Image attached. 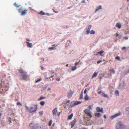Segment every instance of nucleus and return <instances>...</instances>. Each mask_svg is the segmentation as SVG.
I'll use <instances>...</instances> for the list:
<instances>
[{"label": "nucleus", "instance_id": "nucleus-1", "mask_svg": "<svg viewBox=\"0 0 129 129\" xmlns=\"http://www.w3.org/2000/svg\"><path fill=\"white\" fill-rule=\"evenodd\" d=\"M25 108L26 111L29 113L35 112L38 108L37 106L35 105L29 107L26 106Z\"/></svg>", "mask_w": 129, "mask_h": 129}, {"label": "nucleus", "instance_id": "nucleus-2", "mask_svg": "<svg viewBox=\"0 0 129 129\" xmlns=\"http://www.w3.org/2000/svg\"><path fill=\"white\" fill-rule=\"evenodd\" d=\"M19 74L20 78L23 80H25L27 79V75L26 73L22 69L19 70Z\"/></svg>", "mask_w": 129, "mask_h": 129}, {"label": "nucleus", "instance_id": "nucleus-3", "mask_svg": "<svg viewBox=\"0 0 129 129\" xmlns=\"http://www.w3.org/2000/svg\"><path fill=\"white\" fill-rule=\"evenodd\" d=\"M92 109L90 106L89 105L87 109H86L84 111L85 113L90 117H92V116L91 114V111H90V110H92Z\"/></svg>", "mask_w": 129, "mask_h": 129}, {"label": "nucleus", "instance_id": "nucleus-4", "mask_svg": "<svg viewBox=\"0 0 129 129\" xmlns=\"http://www.w3.org/2000/svg\"><path fill=\"white\" fill-rule=\"evenodd\" d=\"M124 126L122 123L119 122H117L115 125V129H122Z\"/></svg>", "mask_w": 129, "mask_h": 129}, {"label": "nucleus", "instance_id": "nucleus-5", "mask_svg": "<svg viewBox=\"0 0 129 129\" xmlns=\"http://www.w3.org/2000/svg\"><path fill=\"white\" fill-rule=\"evenodd\" d=\"M92 27V25H88L86 29V33L88 35L90 33V31Z\"/></svg>", "mask_w": 129, "mask_h": 129}, {"label": "nucleus", "instance_id": "nucleus-6", "mask_svg": "<svg viewBox=\"0 0 129 129\" xmlns=\"http://www.w3.org/2000/svg\"><path fill=\"white\" fill-rule=\"evenodd\" d=\"M124 82L123 80H120L119 85V87L120 88H122L124 86Z\"/></svg>", "mask_w": 129, "mask_h": 129}, {"label": "nucleus", "instance_id": "nucleus-7", "mask_svg": "<svg viewBox=\"0 0 129 129\" xmlns=\"http://www.w3.org/2000/svg\"><path fill=\"white\" fill-rule=\"evenodd\" d=\"M27 10L26 9L23 10L21 12V16H24L27 13Z\"/></svg>", "mask_w": 129, "mask_h": 129}, {"label": "nucleus", "instance_id": "nucleus-8", "mask_svg": "<svg viewBox=\"0 0 129 129\" xmlns=\"http://www.w3.org/2000/svg\"><path fill=\"white\" fill-rule=\"evenodd\" d=\"M57 112V108H55L52 111V115L53 116L56 115Z\"/></svg>", "mask_w": 129, "mask_h": 129}, {"label": "nucleus", "instance_id": "nucleus-9", "mask_svg": "<svg viewBox=\"0 0 129 129\" xmlns=\"http://www.w3.org/2000/svg\"><path fill=\"white\" fill-rule=\"evenodd\" d=\"M29 127L32 128H35L36 127L35 126V124L34 123H31L29 125Z\"/></svg>", "mask_w": 129, "mask_h": 129}, {"label": "nucleus", "instance_id": "nucleus-10", "mask_svg": "<svg viewBox=\"0 0 129 129\" xmlns=\"http://www.w3.org/2000/svg\"><path fill=\"white\" fill-rule=\"evenodd\" d=\"M71 42L70 40H68L66 44V47H68V46H70L71 45Z\"/></svg>", "mask_w": 129, "mask_h": 129}, {"label": "nucleus", "instance_id": "nucleus-11", "mask_svg": "<svg viewBox=\"0 0 129 129\" xmlns=\"http://www.w3.org/2000/svg\"><path fill=\"white\" fill-rule=\"evenodd\" d=\"M96 110L98 112H102L103 110L102 108H100L99 107H98L96 108Z\"/></svg>", "mask_w": 129, "mask_h": 129}, {"label": "nucleus", "instance_id": "nucleus-12", "mask_svg": "<svg viewBox=\"0 0 129 129\" xmlns=\"http://www.w3.org/2000/svg\"><path fill=\"white\" fill-rule=\"evenodd\" d=\"M76 119H74L72 122H71L70 124L71 125V128H72L74 126V125L76 122Z\"/></svg>", "mask_w": 129, "mask_h": 129}, {"label": "nucleus", "instance_id": "nucleus-13", "mask_svg": "<svg viewBox=\"0 0 129 129\" xmlns=\"http://www.w3.org/2000/svg\"><path fill=\"white\" fill-rule=\"evenodd\" d=\"M102 8V6L101 5L95 8V13H96L97 11L101 9Z\"/></svg>", "mask_w": 129, "mask_h": 129}, {"label": "nucleus", "instance_id": "nucleus-14", "mask_svg": "<svg viewBox=\"0 0 129 129\" xmlns=\"http://www.w3.org/2000/svg\"><path fill=\"white\" fill-rule=\"evenodd\" d=\"M101 115L99 113H96L94 114L95 117H100Z\"/></svg>", "mask_w": 129, "mask_h": 129}, {"label": "nucleus", "instance_id": "nucleus-15", "mask_svg": "<svg viewBox=\"0 0 129 129\" xmlns=\"http://www.w3.org/2000/svg\"><path fill=\"white\" fill-rule=\"evenodd\" d=\"M4 87H5V89H4V92L8 90L9 88V86L8 85H5Z\"/></svg>", "mask_w": 129, "mask_h": 129}, {"label": "nucleus", "instance_id": "nucleus-16", "mask_svg": "<svg viewBox=\"0 0 129 129\" xmlns=\"http://www.w3.org/2000/svg\"><path fill=\"white\" fill-rule=\"evenodd\" d=\"M116 26L119 28H120L121 27V25L120 23H117L116 25Z\"/></svg>", "mask_w": 129, "mask_h": 129}, {"label": "nucleus", "instance_id": "nucleus-17", "mask_svg": "<svg viewBox=\"0 0 129 129\" xmlns=\"http://www.w3.org/2000/svg\"><path fill=\"white\" fill-rule=\"evenodd\" d=\"M0 87H1L0 89V90L1 91L2 90L3 91H1V92H4V89H5V87H2V84H0Z\"/></svg>", "mask_w": 129, "mask_h": 129}, {"label": "nucleus", "instance_id": "nucleus-18", "mask_svg": "<svg viewBox=\"0 0 129 129\" xmlns=\"http://www.w3.org/2000/svg\"><path fill=\"white\" fill-rule=\"evenodd\" d=\"M101 95L103 96L105 98H109L107 94H106L104 93H102Z\"/></svg>", "mask_w": 129, "mask_h": 129}, {"label": "nucleus", "instance_id": "nucleus-19", "mask_svg": "<svg viewBox=\"0 0 129 129\" xmlns=\"http://www.w3.org/2000/svg\"><path fill=\"white\" fill-rule=\"evenodd\" d=\"M110 74L111 75V74H114L115 73V72L114 70L112 69L110 70Z\"/></svg>", "mask_w": 129, "mask_h": 129}, {"label": "nucleus", "instance_id": "nucleus-20", "mask_svg": "<svg viewBox=\"0 0 129 129\" xmlns=\"http://www.w3.org/2000/svg\"><path fill=\"white\" fill-rule=\"evenodd\" d=\"M26 43L27 44V46L30 48H31L32 47V44L28 42H26Z\"/></svg>", "mask_w": 129, "mask_h": 129}, {"label": "nucleus", "instance_id": "nucleus-21", "mask_svg": "<svg viewBox=\"0 0 129 129\" xmlns=\"http://www.w3.org/2000/svg\"><path fill=\"white\" fill-rule=\"evenodd\" d=\"M75 106V102H72L70 105V106L71 107H74Z\"/></svg>", "mask_w": 129, "mask_h": 129}, {"label": "nucleus", "instance_id": "nucleus-22", "mask_svg": "<svg viewBox=\"0 0 129 129\" xmlns=\"http://www.w3.org/2000/svg\"><path fill=\"white\" fill-rule=\"evenodd\" d=\"M90 99L88 97L87 94L84 97V99L85 100H88Z\"/></svg>", "mask_w": 129, "mask_h": 129}, {"label": "nucleus", "instance_id": "nucleus-23", "mask_svg": "<svg viewBox=\"0 0 129 129\" xmlns=\"http://www.w3.org/2000/svg\"><path fill=\"white\" fill-rule=\"evenodd\" d=\"M104 76V74H99V78L100 79H102Z\"/></svg>", "mask_w": 129, "mask_h": 129}, {"label": "nucleus", "instance_id": "nucleus-24", "mask_svg": "<svg viewBox=\"0 0 129 129\" xmlns=\"http://www.w3.org/2000/svg\"><path fill=\"white\" fill-rule=\"evenodd\" d=\"M95 32L94 30H91L90 31L89 34L92 35H94L95 34Z\"/></svg>", "mask_w": 129, "mask_h": 129}, {"label": "nucleus", "instance_id": "nucleus-25", "mask_svg": "<svg viewBox=\"0 0 129 129\" xmlns=\"http://www.w3.org/2000/svg\"><path fill=\"white\" fill-rule=\"evenodd\" d=\"M125 109L126 113L127 114L129 115V107L126 108Z\"/></svg>", "mask_w": 129, "mask_h": 129}, {"label": "nucleus", "instance_id": "nucleus-26", "mask_svg": "<svg viewBox=\"0 0 129 129\" xmlns=\"http://www.w3.org/2000/svg\"><path fill=\"white\" fill-rule=\"evenodd\" d=\"M98 73L96 72H95L94 73L93 76L92 77V78H93L94 77H96Z\"/></svg>", "mask_w": 129, "mask_h": 129}, {"label": "nucleus", "instance_id": "nucleus-27", "mask_svg": "<svg viewBox=\"0 0 129 129\" xmlns=\"http://www.w3.org/2000/svg\"><path fill=\"white\" fill-rule=\"evenodd\" d=\"M73 116V114L72 113L68 117V119H71L72 117Z\"/></svg>", "mask_w": 129, "mask_h": 129}, {"label": "nucleus", "instance_id": "nucleus-28", "mask_svg": "<svg viewBox=\"0 0 129 129\" xmlns=\"http://www.w3.org/2000/svg\"><path fill=\"white\" fill-rule=\"evenodd\" d=\"M115 94L116 96H118L119 95V91L117 90H116L115 92Z\"/></svg>", "mask_w": 129, "mask_h": 129}, {"label": "nucleus", "instance_id": "nucleus-29", "mask_svg": "<svg viewBox=\"0 0 129 129\" xmlns=\"http://www.w3.org/2000/svg\"><path fill=\"white\" fill-rule=\"evenodd\" d=\"M55 47H50L48 48V49L49 51H51L52 50H54L55 49Z\"/></svg>", "mask_w": 129, "mask_h": 129}, {"label": "nucleus", "instance_id": "nucleus-30", "mask_svg": "<svg viewBox=\"0 0 129 129\" xmlns=\"http://www.w3.org/2000/svg\"><path fill=\"white\" fill-rule=\"evenodd\" d=\"M75 106L81 103V102L80 101H77L75 102Z\"/></svg>", "mask_w": 129, "mask_h": 129}, {"label": "nucleus", "instance_id": "nucleus-31", "mask_svg": "<svg viewBox=\"0 0 129 129\" xmlns=\"http://www.w3.org/2000/svg\"><path fill=\"white\" fill-rule=\"evenodd\" d=\"M104 52V51L102 50L100 51V52H98V53H99L102 56H103V55L102 54Z\"/></svg>", "mask_w": 129, "mask_h": 129}, {"label": "nucleus", "instance_id": "nucleus-32", "mask_svg": "<svg viewBox=\"0 0 129 129\" xmlns=\"http://www.w3.org/2000/svg\"><path fill=\"white\" fill-rule=\"evenodd\" d=\"M77 69L76 67L75 66H73L72 68V71H74L75 70Z\"/></svg>", "mask_w": 129, "mask_h": 129}, {"label": "nucleus", "instance_id": "nucleus-33", "mask_svg": "<svg viewBox=\"0 0 129 129\" xmlns=\"http://www.w3.org/2000/svg\"><path fill=\"white\" fill-rule=\"evenodd\" d=\"M116 116V117H117L119 116L120 115H121V113L120 112H119L118 113H117L115 114Z\"/></svg>", "mask_w": 129, "mask_h": 129}, {"label": "nucleus", "instance_id": "nucleus-34", "mask_svg": "<svg viewBox=\"0 0 129 129\" xmlns=\"http://www.w3.org/2000/svg\"><path fill=\"white\" fill-rule=\"evenodd\" d=\"M116 117L115 115H113L111 116L110 118L111 119H113L114 118H115Z\"/></svg>", "mask_w": 129, "mask_h": 129}, {"label": "nucleus", "instance_id": "nucleus-35", "mask_svg": "<svg viewBox=\"0 0 129 129\" xmlns=\"http://www.w3.org/2000/svg\"><path fill=\"white\" fill-rule=\"evenodd\" d=\"M45 104V102L44 101H42L40 103V105L42 106H43Z\"/></svg>", "mask_w": 129, "mask_h": 129}, {"label": "nucleus", "instance_id": "nucleus-36", "mask_svg": "<svg viewBox=\"0 0 129 129\" xmlns=\"http://www.w3.org/2000/svg\"><path fill=\"white\" fill-rule=\"evenodd\" d=\"M87 123L88 125H91L92 124V123H90V121H87L86 122Z\"/></svg>", "mask_w": 129, "mask_h": 129}, {"label": "nucleus", "instance_id": "nucleus-37", "mask_svg": "<svg viewBox=\"0 0 129 129\" xmlns=\"http://www.w3.org/2000/svg\"><path fill=\"white\" fill-rule=\"evenodd\" d=\"M43 114V111H40L39 112V114L40 115H42Z\"/></svg>", "mask_w": 129, "mask_h": 129}, {"label": "nucleus", "instance_id": "nucleus-38", "mask_svg": "<svg viewBox=\"0 0 129 129\" xmlns=\"http://www.w3.org/2000/svg\"><path fill=\"white\" fill-rule=\"evenodd\" d=\"M39 14H41V15H44L45 14V13L44 12H43L42 11H41L39 13Z\"/></svg>", "mask_w": 129, "mask_h": 129}, {"label": "nucleus", "instance_id": "nucleus-39", "mask_svg": "<svg viewBox=\"0 0 129 129\" xmlns=\"http://www.w3.org/2000/svg\"><path fill=\"white\" fill-rule=\"evenodd\" d=\"M42 79H40L38 80H37L36 82H35L36 83H38V82H40V81H41V80Z\"/></svg>", "mask_w": 129, "mask_h": 129}, {"label": "nucleus", "instance_id": "nucleus-40", "mask_svg": "<svg viewBox=\"0 0 129 129\" xmlns=\"http://www.w3.org/2000/svg\"><path fill=\"white\" fill-rule=\"evenodd\" d=\"M115 59H117L119 60H120V57L118 56L116 57Z\"/></svg>", "mask_w": 129, "mask_h": 129}, {"label": "nucleus", "instance_id": "nucleus-41", "mask_svg": "<svg viewBox=\"0 0 129 129\" xmlns=\"http://www.w3.org/2000/svg\"><path fill=\"white\" fill-rule=\"evenodd\" d=\"M83 98V93H82V92L80 94V99H82Z\"/></svg>", "mask_w": 129, "mask_h": 129}, {"label": "nucleus", "instance_id": "nucleus-42", "mask_svg": "<svg viewBox=\"0 0 129 129\" xmlns=\"http://www.w3.org/2000/svg\"><path fill=\"white\" fill-rule=\"evenodd\" d=\"M52 123V121L50 120L49 123L48 125L49 126H50L51 125Z\"/></svg>", "mask_w": 129, "mask_h": 129}, {"label": "nucleus", "instance_id": "nucleus-43", "mask_svg": "<svg viewBox=\"0 0 129 129\" xmlns=\"http://www.w3.org/2000/svg\"><path fill=\"white\" fill-rule=\"evenodd\" d=\"M56 80L58 81H59L60 80V79L58 77L57 78Z\"/></svg>", "mask_w": 129, "mask_h": 129}, {"label": "nucleus", "instance_id": "nucleus-44", "mask_svg": "<svg viewBox=\"0 0 129 129\" xmlns=\"http://www.w3.org/2000/svg\"><path fill=\"white\" fill-rule=\"evenodd\" d=\"M9 120L10 121V123H11L12 122V121H11L12 119H11V118H9Z\"/></svg>", "mask_w": 129, "mask_h": 129}, {"label": "nucleus", "instance_id": "nucleus-45", "mask_svg": "<svg viewBox=\"0 0 129 129\" xmlns=\"http://www.w3.org/2000/svg\"><path fill=\"white\" fill-rule=\"evenodd\" d=\"M115 36L116 37H118L119 36V34L117 33H116L115 34Z\"/></svg>", "mask_w": 129, "mask_h": 129}, {"label": "nucleus", "instance_id": "nucleus-46", "mask_svg": "<svg viewBox=\"0 0 129 129\" xmlns=\"http://www.w3.org/2000/svg\"><path fill=\"white\" fill-rule=\"evenodd\" d=\"M79 62H76L75 63V66L76 67V66L79 64Z\"/></svg>", "mask_w": 129, "mask_h": 129}, {"label": "nucleus", "instance_id": "nucleus-47", "mask_svg": "<svg viewBox=\"0 0 129 129\" xmlns=\"http://www.w3.org/2000/svg\"><path fill=\"white\" fill-rule=\"evenodd\" d=\"M102 62V60H100L98 61L97 62V63L98 64H99L100 63H101Z\"/></svg>", "mask_w": 129, "mask_h": 129}, {"label": "nucleus", "instance_id": "nucleus-48", "mask_svg": "<svg viewBox=\"0 0 129 129\" xmlns=\"http://www.w3.org/2000/svg\"><path fill=\"white\" fill-rule=\"evenodd\" d=\"M45 99V98L43 97H41L40 98V99H39V100H41L43 99Z\"/></svg>", "mask_w": 129, "mask_h": 129}, {"label": "nucleus", "instance_id": "nucleus-49", "mask_svg": "<svg viewBox=\"0 0 129 129\" xmlns=\"http://www.w3.org/2000/svg\"><path fill=\"white\" fill-rule=\"evenodd\" d=\"M124 38L126 40H127L128 39V37H124Z\"/></svg>", "mask_w": 129, "mask_h": 129}, {"label": "nucleus", "instance_id": "nucleus-50", "mask_svg": "<svg viewBox=\"0 0 129 129\" xmlns=\"http://www.w3.org/2000/svg\"><path fill=\"white\" fill-rule=\"evenodd\" d=\"M17 105H20V106H22V105L21 104V103L20 102H18V103L17 104Z\"/></svg>", "mask_w": 129, "mask_h": 129}, {"label": "nucleus", "instance_id": "nucleus-51", "mask_svg": "<svg viewBox=\"0 0 129 129\" xmlns=\"http://www.w3.org/2000/svg\"><path fill=\"white\" fill-rule=\"evenodd\" d=\"M87 92V90L86 89H85L84 90V94H86Z\"/></svg>", "mask_w": 129, "mask_h": 129}, {"label": "nucleus", "instance_id": "nucleus-52", "mask_svg": "<svg viewBox=\"0 0 129 129\" xmlns=\"http://www.w3.org/2000/svg\"><path fill=\"white\" fill-rule=\"evenodd\" d=\"M103 93L101 91H100L98 92V93L99 94H101V95L102 94V93Z\"/></svg>", "mask_w": 129, "mask_h": 129}, {"label": "nucleus", "instance_id": "nucleus-53", "mask_svg": "<svg viewBox=\"0 0 129 129\" xmlns=\"http://www.w3.org/2000/svg\"><path fill=\"white\" fill-rule=\"evenodd\" d=\"M70 102V100L67 101L66 102V104H68V103H69Z\"/></svg>", "mask_w": 129, "mask_h": 129}, {"label": "nucleus", "instance_id": "nucleus-54", "mask_svg": "<svg viewBox=\"0 0 129 129\" xmlns=\"http://www.w3.org/2000/svg\"><path fill=\"white\" fill-rule=\"evenodd\" d=\"M41 68L42 70H43L44 69V68L42 66H41Z\"/></svg>", "mask_w": 129, "mask_h": 129}, {"label": "nucleus", "instance_id": "nucleus-55", "mask_svg": "<svg viewBox=\"0 0 129 129\" xmlns=\"http://www.w3.org/2000/svg\"><path fill=\"white\" fill-rule=\"evenodd\" d=\"M126 49V48L125 47H123L122 48V50H124V49Z\"/></svg>", "mask_w": 129, "mask_h": 129}, {"label": "nucleus", "instance_id": "nucleus-56", "mask_svg": "<svg viewBox=\"0 0 129 129\" xmlns=\"http://www.w3.org/2000/svg\"><path fill=\"white\" fill-rule=\"evenodd\" d=\"M18 12L19 13H21V10L20 9L19 10H18Z\"/></svg>", "mask_w": 129, "mask_h": 129}, {"label": "nucleus", "instance_id": "nucleus-57", "mask_svg": "<svg viewBox=\"0 0 129 129\" xmlns=\"http://www.w3.org/2000/svg\"><path fill=\"white\" fill-rule=\"evenodd\" d=\"M82 3H84L85 2V0H83L82 1Z\"/></svg>", "mask_w": 129, "mask_h": 129}, {"label": "nucleus", "instance_id": "nucleus-58", "mask_svg": "<svg viewBox=\"0 0 129 129\" xmlns=\"http://www.w3.org/2000/svg\"><path fill=\"white\" fill-rule=\"evenodd\" d=\"M104 118H106V116L105 115H104Z\"/></svg>", "mask_w": 129, "mask_h": 129}, {"label": "nucleus", "instance_id": "nucleus-59", "mask_svg": "<svg viewBox=\"0 0 129 129\" xmlns=\"http://www.w3.org/2000/svg\"><path fill=\"white\" fill-rule=\"evenodd\" d=\"M127 73H129V68L127 71Z\"/></svg>", "mask_w": 129, "mask_h": 129}, {"label": "nucleus", "instance_id": "nucleus-60", "mask_svg": "<svg viewBox=\"0 0 129 129\" xmlns=\"http://www.w3.org/2000/svg\"><path fill=\"white\" fill-rule=\"evenodd\" d=\"M51 89L50 88H49L47 90V91H48V90H50Z\"/></svg>", "mask_w": 129, "mask_h": 129}, {"label": "nucleus", "instance_id": "nucleus-61", "mask_svg": "<svg viewBox=\"0 0 129 129\" xmlns=\"http://www.w3.org/2000/svg\"><path fill=\"white\" fill-rule=\"evenodd\" d=\"M14 6H17V5L16 4V3H14Z\"/></svg>", "mask_w": 129, "mask_h": 129}, {"label": "nucleus", "instance_id": "nucleus-62", "mask_svg": "<svg viewBox=\"0 0 129 129\" xmlns=\"http://www.w3.org/2000/svg\"><path fill=\"white\" fill-rule=\"evenodd\" d=\"M90 123H92V124L93 123V121H90Z\"/></svg>", "mask_w": 129, "mask_h": 129}, {"label": "nucleus", "instance_id": "nucleus-63", "mask_svg": "<svg viewBox=\"0 0 129 129\" xmlns=\"http://www.w3.org/2000/svg\"><path fill=\"white\" fill-rule=\"evenodd\" d=\"M54 12L55 13H58V12L57 11H54Z\"/></svg>", "mask_w": 129, "mask_h": 129}, {"label": "nucleus", "instance_id": "nucleus-64", "mask_svg": "<svg viewBox=\"0 0 129 129\" xmlns=\"http://www.w3.org/2000/svg\"><path fill=\"white\" fill-rule=\"evenodd\" d=\"M47 15H48V16H49L50 15L49 14V13H47Z\"/></svg>", "mask_w": 129, "mask_h": 129}]
</instances>
